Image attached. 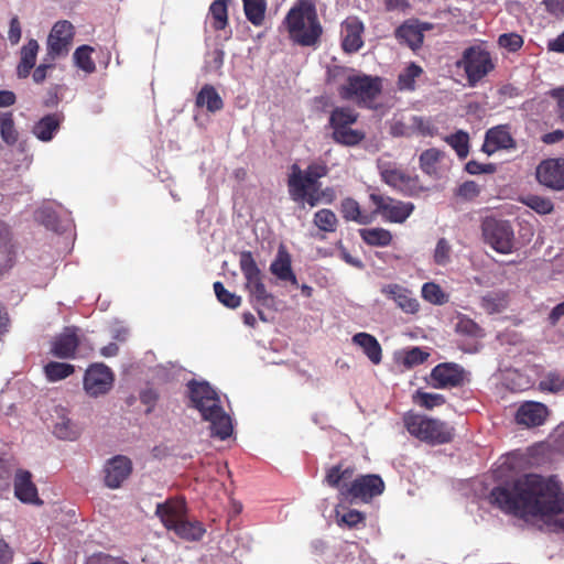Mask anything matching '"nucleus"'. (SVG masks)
Here are the masks:
<instances>
[{"instance_id": "obj_37", "label": "nucleus", "mask_w": 564, "mask_h": 564, "mask_svg": "<svg viewBox=\"0 0 564 564\" xmlns=\"http://www.w3.org/2000/svg\"><path fill=\"white\" fill-rule=\"evenodd\" d=\"M358 120V113L347 107L335 108L329 117V124L333 130L349 128Z\"/></svg>"}, {"instance_id": "obj_41", "label": "nucleus", "mask_w": 564, "mask_h": 564, "mask_svg": "<svg viewBox=\"0 0 564 564\" xmlns=\"http://www.w3.org/2000/svg\"><path fill=\"white\" fill-rule=\"evenodd\" d=\"M365 133L360 130L349 128H343L333 130V140L346 147H354L359 144L365 139Z\"/></svg>"}, {"instance_id": "obj_18", "label": "nucleus", "mask_w": 564, "mask_h": 564, "mask_svg": "<svg viewBox=\"0 0 564 564\" xmlns=\"http://www.w3.org/2000/svg\"><path fill=\"white\" fill-rule=\"evenodd\" d=\"M155 516L169 531L187 516L186 501L182 497H172L160 502L155 508Z\"/></svg>"}, {"instance_id": "obj_9", "label": "nucleus", "mask_w": 564, "mask_h": 564, "mask_svg": "<svg viewBox=\"0 0 564 564\" xmlns=\"http://www.w3.org/2000/svg\"><path fill=\"white\" fill-rule=\"evenodd\" d=\"M328 167L325 163H311L304 171L297 165L291 166L288 177V192L293 202H300L304 197L305 188L317 189L318 180L325 177Z\"/></svg>"}, {"instance_id": "obj_8", "label": "nucleus", "mask_w": 564, "mask_h": 564, "mask_svg": "<svg viewBox=\"0 0 564 564\" xmlns=\"http://www.w3.org/2000/svg\"><path fill=\"white\" fill-rule=\"evenodd\" d=\"M381 90L382 82L380 77L364 74L350 76L347 84L339 88V95L345 100L372 108Z\"/></svg>"}, {"instance_id": "obj_44", "label": "nucleus", "mask_w": 564, "mask_h": 564, "mask_svg": "<svg viewBox=\"0 0 564 564\" xmlns=\"http://www.w3.org/2000/svg\"><path fill=\"white\" fill-rule=\"evenodd\" d=\"M247 19L253 25H261L264 20L265 1L264 0H242Z\"/></svg>"}, {"instance_id": "obj_40", "label": "nucleus", "mask_w": 564, "mask_h": 564, "mask_svg": "<svg viewBox=\"0 0 564 564\" xmlns=\"http://www.w3.org/2000/svg\"><path fill=\"white\" fill-rule=\"evenodd\" d=\"M0 135L8 145L15 144L19 139V132L15 129L13 113L11 111L0 113Z\"/></svg>"}, {"instance_id": "obj_13", "label": "nucleus", "mask_w": 564, "mask_h": 564, "mask_svg": "<svg viewBox=\"0 0 564 564\" xmlns=\"http://www.w3.org/2000/svg\"><path fill=\"white\" fill-rule=\"evenodd\" d=\"M115 381L111 369L104 364L90 365L84 375V390L91 398L108 393Z\"/></svg>"}, {"instance_id": "obj_50", "label": "nucleus", "mask_w": 564, "mask_h": 564, "mask_svg": "<svg viewBox=\"0 0 564 564\" xmlns=\"http://www.w3.org/2000/svg\"><path fill=\"white\" fill-rule=\"evenodd\" d=\"M336 521L339 527L357 529L359 524L365 525L366 514L355 509H349L343 514L337 511Z\"/></svg>"}, {"instance_id": "obj_6", "label": "nucleus", "mask_w": 564, "mask_h": 564, "mask_svg": "<svg viewBox=\"0 0 564 564\" xmlns=\"http://www.w3.org/2000/svg\"><path fill=\"white\" fill-rule=\"evenodd\" d=\"M74 37V26L69 21L61 20L54 23L47 39L45 55L35 70H48L57 59L65 57Z\"/></svg>"}, {"instance_id": "obj_51", "label": "nucleus", "mask_w": 564, "mask_h": 564, "mask_svg": "<svg viewBox=\"0 0 564 564\" xmlns=\"http://www.w3.org/2000/svg\"><path fill=\"white\" fill-rule=\"evenodd\" d=\"M522 203L541 215L551 214L554 209V204L550 198L539 195H527L522 198Z\"/></svg>"}, {"instance_id": "obj_39", "label": "nucleus", "mask_w": 564, "mask_h": 564, "mask_svg": "<svg viewBox=\"0 0 564 564\" xmlns=\"http://www.w3.org/2000/svg\"><path fill=\"white\" fill-rule=\"evenodd\" d=\"M75 372V367L70 364L50 361L44 366V375L50 382H56Z\"/></svg>"}, {"instance_id": "obj_25", "label": "nucleus", "mask_w": 564, "mask_h": 564, "mask_svg": "<svg viewBox=\"0 0 564 564\" xmlns=\"http://www.w3.org/2000/svg\"><path fill=\"white\" fill-rule=\"evenodd\" d=\"M549 415L545 404L535 401L524 402L517 411V422L528 427L542 425Z\"/></svg>"}, {"instance_id": "obj_63", "label": "nucleus", "mask_w": 564, "mask_h": 564, "mask_svg": "<svg viewBox=\"0 0 564 564\" xmlns=\"http://www.w3.org/2000/svg\"><path fill=\"white\" fill-rule=\"evenodd\" d=\"M458 77L454 78L457 83H463L464 86L475 87L477 83L487 73H456Z\"/></svg>"}, {"instance_id": "obj_38", "label": "nucleus", "mask_w": 564, "mask_h": 564, "mask_svg": "<svg viewBox=\"0 0 564 564\" xmlns=\"http://www.w3.org/2000/svg\"><path fill=\"white\" fill-rule=\"evenodd\" d=\"M229 0H215L209 8L208 20L215 30H224L228 22L227 2Z\"/></svg>"}, {"instance_id": "obj_17", "label": "nucleus", "mask_w": 564, "mask_h": 564, "mask_svg": "<svg viewBox=\"0 0 564 564\" xmlns=\"http://www.w3.org/2000/svg\"><path fill=\"white\" fill-rule=\"evenodd\" d=\"M431 380L436 389L460 387L465 383V370L454 362L440 364L432 369Z\"/></svg>"}, {"instance_id": "obj_33", "label": "nucleus", "mask_w": 564, "mask_h": 564, "mask_svg": "<svg viewBox=\"0 0 564 564\" xmlns=\"http://www.w3.org/2000/svg\"><path fill=\"white\" fill-rule=\"evenodd\" d=\"M172 531L182 540L196 542L200 541L206 533V529L200 521H189L186 517L180 521Z\"/></svg>"}, {"instance_id": "obj_27", "label": "nucleus", "mask_w": 564, "mask_h": 564, "mask_svg": "<svg viewBox=\"0 0 564 564\" xmlns=\"http://www.w3.org/2000/svg\"><path fill=\"white\" fill-rule=\"evenodd\" d=\"M432 28L429 23H421L416 20L404 22L397 30V36L410 48L421 47L424 39L423 32Z\"/></svg>"}, {"instance_id": "obj_60", "label": "nucleus", "mask_w": 564, "mask_h": 564, "mask_svg": "<svg viewBox=\"0 0 564 564\" xmlns=\"http://www.w3.org/2000/svg\"><path fill=\"white\" fill-rule=\"evenodd\" d=\"M480 194V187L475 181H466L460 184L456 195L466 200H473Z\"/></svg>"}, {"instance_id": "obj_35", "label": "nucleus", "mask_w": 564, "mask_h": 564, "mask_svg": "<svg viewBox=\"0 0 564 564\" xmlns=\"http://www.w3.org/2000/svg\"><path fill=\"white\" fill-rule=\"evenodd\" d=\"M359 235L362 241L371 247H387L393 238L390 230L381 227L359 229Z\"/></svg>"}, {"instance_id": "obj_52", "label": "nucleus", "mask_w": 564, "mask_h": 564, "mask_svg": "<svg viewBox=\"0 0 564 564\" xmlns=\"http://www.w3.org/2000/svg\"><path fill=\"white\" fill-rule=\"evenodd\" d=\"M422 296L432 304L442 305L447 301L442 288L434 282H426L422 286Z\"/></svg>"}, {"instance_id": "obj_53", "label": "nucleus", "mask_w": 564, "mask_h": 564, "mask_svg": "<svg viewBox=\"0 0 564 564\" xmlns=\"http://www.w3.org/2000/svg\"><path fill=\"white\" fill-rule=\"evenodd\" d=\"M12 232L10 226L0 219V265L9 260Z\"/></svg>"}, {"instance_id": "obj_29", "label": "nucleus", "mask_w": 564, "mask_h": 564, "mask_svg": "<svg viewBox=\"0 0 564 564\" xmlns=\"http://www.w3.org/2000/svg\"><path fill=\"white\" fill-rule=\"evenodd\" d=\"M339 212L346 221H354L359 225H368L373 221V212H362L359 203L351 197H346L340 202Z\"/></svg>"}, {"instance_id": "obj_54", "label": "nucleus", "mask_w": 564, "mask_h": 564, "mask_svg": "<svg viewBox=\"0 0 564 564\" xmlns=\"http://www.w3.org/2000/svg\"><path fill=\"white\" fill-rule=\"evenodd\" d=\"M452 247L445 238L438 239L434 250V262L437 265H446L451 261Z\"/></svg>"}, {"instance_id": "obj_26", "label": "nucleus", "mask_w": 564, "mask_h": 564, "mask_svg": "<svg viewBox=\"0 0 564 564\" xmlns=\"http://www.w3.org/2000/svg\"><path fill=\"white\" fill-rule=\"evenodd\" d=\"M513 148H516V141L507 126L494 127L486 132L482 150L487 154H492L500 149Z\"/></svg>"}, {"instance_id": "obj_19", "label": "nucleus", "mask_w": 564, "mask_h": 564, "mask_svg": "<svg viewBox=\"0 0 564 564\" xmlns=\"http://www.w3.org/2000/svg\"><path fill=\"white\" fill-rule=\"evenodd\" d=\"M104 473L105 485L110 489H117L131 475L132 462L127 456L117 455L107 460Z\"/></svg>"}, {"instance_id": "obj_7", "label": "nucleus", "mask_w": 564, "mask_h": 564, "mask_svg": "<svg viewBox=\"0 0 564 564\" xmlns=\"http://www.w3.org/2000/svg\"><path fill=\"white\" fill-rule=\"evenodd\" d=\"M377 167L382 182L405 196H419L425 189L419 175L409 173L395 162L380 158Z\"/></svg>"}, {"instance_id": "obj_48", "label": "nucleus", "mask_w": 564, "mask_h": 564, "mask_svg": "<svg viewBox=\"0 0 564 564\" xmlns=\"http://www.w3.org/2000/svg\"><path fill=\"white\" fill-rule=\"evenodd\" d=\"M217 300L228 308H237L241 304V296L228 291L220 281L213 285Z\"/></svg>"}, {"instance_id": "obj_1", "label": "nucleus", "mask_w": 564, "mask_h": 564, "mask_svg": "<svg viewBox=\"0 0 564 564\" xmlns=\"http://www.w3.org/2000/svg\"><path fill=\"white\" fill-rule=\"evenodd\" d=\"M561 488L551 478L527 474L512 482L495 487L490 501L506 513L520 518L544 517L564 511Z\"/></svg>"}, {"instance_id": "obj_32", "label": "nucleus", "mask_w": 564, "mask_h": 564, "mask_svg": "<svg viewBox=\"0 0 564 564\" xmlns=\"http://www.w3.org/2000/svg\"><path fill=\"white\" fill-rule=\"evenodd\" d=\"M61 122L62 117L59 115H46L34 124L32 132L39 140L48 142L59 129Z\"/></svg>"}, {"instance_id": "obj_28", "label": "nucleus", "mask_w": 564, "mask_h": 564, "mask_svg": "<svg viewBox=\"0 0 564 564\" xmlns=\"http://www.w3.org/2000/svg\"><path fill=\"white\" fill-rule=\"evenodd\" d=\"M270 271L281 281H288L297 285V279L292 270V260L290 253L284 247H280L274 260L270 264Z\"/></svg>"}, {"instance_id": "obj_20", "label": "nucleus", "mask_w": 564, "mask_h": 564, "mask_svg": "<svg viewBox=\"0 0 564 564\" xmlns=\"http://www.w3.org/2000/svg\"><path fill=\"white\" fill-rule=\"evenodd\" d=\"M355 473L356 468L354 466L339 462L325 469L324 484L330 488L337 489L338 496L340 500H343L344 488L349 487L350 481L355 479Z\"/></svg>"}, {"instance_id": "obj_64", "label": "nucleus", "mask_w": 564, "mask_h": 564, "mask_svg": "<svg viewBox=\"0 0 564 564\" xmlns=\"http://www.w3.org/2000/svg\"><path fill=\"white\" fill-rule=\"evenodd\" d=\"M551 96L557 99V115L564 122V88H555L551 90Z\"/></svg>"}, {"instance_id": "obj_30", "label": "nucleus", "mask_w": 564, "mask_h": 564, "mask_svg": "<svg viewBox=\"0 0 564 564\" xmlns=\"http://www.w3.org/2000/svg\"><path fill=\"white\" fill-rule=\"evenodd\" d=\"M352 343L359 346L369 360L378 365L382 359V348L377 338L368 333H357L352 336Z\"/></svg>"}, {"instance_id": "obj_42", "label": "nucleus", "mask_w": 564, "mask_h": 564, "mask_svg": "<svg viewBox=\"0 0 564 564\" xmlns=\"http://www.w3.org/2000/svg\"><path fill=\"white\" fill-rule=\"evenodd\" d=\"M455 330L457 334L475 339L484 338L486 335L485 330L474 319L466 315L458 316Z\"/></svg>"}, {"instance_id": "obj_61", "label": "nucleus", "mask_w": 564, "mask_h": 564, "mask_svg": "<svg viewBox=\"0 0 564 564\" xmlns=\"http://www.w3.org/2000/svg\"><path fill=\"white\" fill-rule=\"evenodd\" d=\"M159 400V393L153 388H147L140 392V401L147 406L145 413L150 414Z\"/></svg>"}, {"instance_id": "obj_24", "label": "nucleus", "mask_w": 564, "mask_h": 564, "mask_svg": "<svg viewBox=\"0 0 564 564\" xmlns=\"http://www.w3.org/2000/svg\"><path fill=\"white\" fill-rule=\"evenodd\" d=\"M456 65L464 66L465 70H492L495 67L489 52L481 46L467 48Z\"/></svg>"}, {"instance_id": "obj_43", "label": "nucleus", "mask_w": 564, "mask_h": 564, "mask_svg": "<svg viewBox=\"0 0 564 564\" xmlns=\"http://www.w3.org/2000/svg\"><path fill=\"white\" fill-rule=\"evenodd\" d=\"M314 225L324 232H334L338 226L336 214L328 208H323L314 214Z\"/></svg>"}, {"instance_id": "obj_31", "label": "nucleus", "mask_w": 564, "mask_h": 564, "mask_svg": "<svg viewBox=\"0 0 564 564\" xmlns=\"http://www.w3.org/2000/svg\"><path fill=\"white\" fill-rule=\"evenodd\" d=\"M445 158V152L431 148L424 150L419 158L420 169L426 175L438 178L440 177V166L442 161Z\"/></svg>"}, {"instance_id": "obj_46", "label": "nucleus", "mask_w": 564, "mask_h": 564, "mask_svg": "<svg viewBox=\"0 0 564 564\" xmlns=\"http://www.w3.org/2000/svg\"><path fill=\"white\" fill-rule=\"evenodd\" d=\"M445 142L457 153L458 158L465 159L469 153V135L463 130L445 137Z\"/></svg>"}, {"instance_id": "obj_23", "label": "nucleus", "mask_w": 564, "mask_h": 564, "mask_svg": "<svg viewBox=\"0 0 564 564\" xmlns=\"http://www.w3.org/2000/svg\"><path fill=\"white\" fill-rule=\"evenodd\" d=\"M381 293L395 302L398 307L408 314H415L419 311L420 304L412 292L397 283L386 284L381 288Z\"/></svg>"}, {"instance_id": "obj_55", "label": "nucleus", "mask_w": 564, "mask_h": 564, "mask_svg": "<svg viewBox=\"0 0 564 564\" xmlns=\"http://www.w3.org/2000/svg\"><path fill=\"white\" fill-rule=\"evenodd\" d=\"M480 306L488 314L499 313L505 307L502 297L496 293L484 295L480 300Z\"/></svg>"}, {"instance_id": "obj_14", "label": "nucleus", "mask_w": 564, "mask_h": 564, "mask_svg": "<svg viewBox=\"0 0 564 564\" xmlns=\"http://www.w3.org/2000/svg\"><path fill=\"white\" fill-rule=\"evenodd\" d=\"M110 52L102 47L80 45L73 53V61L80 70L105 69L110 64Z\"/></svg>"}, {"instance_id": "obj_5", "label": "nucleus", "mask_w": 564, "mask_h": 564, "mask_svg": "<svg viewBox=\"0 0 564 564\" xmlns=\"http://www.w3.org/2000/svg\"><path fill=\"white\" fill-rule=\"evenodd\" d=\"M239 267L245 276V289L249 293V301L256 308L259 317L267 321L260 307L271 308L275 304L274 295L268 292L263 283V274L259 269L251 251L239 253Z\"/></svg>"}, {"instance_id": "obj_12", "label": "nucleus", "mask_w": 564, "mask_h": 564, "mask_svg": "<svg viewBox=\"0 0 564 564\" xmlns=\"http://www.w3.org/2000/svg\"><path fill=\"white\" fill-rule=\"evenodd\" d=\"M376 206L373 210V219L376 215H381L389 223H404L414 210V205L410 202L397 200L389 196L371 193L369 196Z\"/></svg>"}, {"instance_id": "obj_36", "label": "nucleus", "mask_w": 564, "mask_h": 564, "mask_svg": "<svg viewBox=\"0 0 564 564\" xmlns=\"http://www.w3.org/2000/svg\"><path fill=\"white\" fill-rule=\"evenodd\" d=\"M40 44L35 39H29L20 48L18 70H32L36 64Z\"/></svg>"}, {"instance_id": "obj_49", "label": "nucleus", "mask_w": 564, "mask_h": 564, "mask_svg": "<svg viewBox=\"0 0 564 564\" xmlns=\"http://www.w3.org/2000/svg\"><path fill=\"white\" fill-rule=\"evenodd\" d=\"M413 401L415 404L426 410H432L436 406L445 404L446 399L443 394L440 393H430L417 390L413 395Z\"/></svg>"}, {"instance_id": "obj_2", "label": "nucleus", "mask_w": 564, "mask_h": 564, "mask_svg": "<svg viewBox=\"0 0 564 564\" xmlns=\"http://www.w3.org/2000/svg\"><path fill=\"white\" fill-rule=\"evenodd\" d=\"M187 395L189 405L198 410L204 421L210 422L212 435L220 440H226L231 435V419L224 411L219 395L208 382L188 381Z\"/></svg>"}, {"instance_id": "obj_45", "label": "nucleus", "mask_w": 564, "mask_h": 564, "mask_svg": "<svg viewBox=\"0 0 564 564\" xmlns=\"http://www.w3.org/2000/svg\"><path fill=\"white\" fill-rule=\"evenodd\" d=\"M542 392L557 393L564 389V375L558 371H549L539 381Z\"/></svg>"}, {"instance_id": "obj_16", "label": "nucleus", "mask_w": 564, "mask_h": 564, "mask_svg": "<svg viewBox=\"0 0 564 564\" xmlns=\"http://www.w3.org/2000/svg\"><path fill=\"white\" fill-rule=\"evenodd\" d=\"M79 346L78 328L69 326L52 339L50 352L58 359H75Z\"/></svg>"}, {"instance_id": "obj_4", "label": "nucleus", "mask_w": 564, "mask_h": 564, "mask_svg": "<svg viewBox=\"0 0 564 564\" xmlns=\"http://www.w3.org/2000/svg\"><path fill=\"white\" fill-rule=\"evenodd\" d=\"M403 424L411 436L431 446L451 443L455 436V429L447 422L414 412L403 415Z\"/></svg>"}, {"instance_id": "obj_56", "label": "nucleus", "mask_w": 564, "mask_h": 564, "mask_svg": "<svg viewBox=\"0 0 564 564\" xmlns=\"http://www.w3.org/2000/svg\"><path fill=\"white\" fill-rule=\"evenodd\" d=\"M54 434L62 440H75L78 436V432L76 426L70 422V420H62V422L56 423L54 427Z\"/></svg>"}, {"instance_id": "obj_21", "label": "nucleus", "mask_w": 564, "mask_h": 564, "mask_svg": "<svg viewBox=\"0 0 564 564\" xmlns=\"http://www.w3.org/2000/svg\"><path fill=\"white\" fill-rule=\"evenodd\" d=\"M14 495L23 503L42 505L39 498L37 488L32 481V474L28 470L19 469L14 475Z\"/></svg>"}, {"instance_id": "obj_57", "label": "nucleus", "mask_w": 564, "mask_h": 564, "mask_svg": "<svg viewBox=\"0 0 564 564\" xmlns=\"http://www.w3.org/2000/svg\"><path fill=\"white\" fill-rule=\"evenodd\" d=\"M539 4L551 18L562 19L564 17V0H539Z\"/></svg>"}, {"instance_id": "obj_62", "label": "nucleus", "mask_w": 564, "mask_h": 564, "mask_svg": "<svg viewBox=\"0 0 564 564\" xmlns=\"http://www.w3.org/2000/svg\"><path fill=\"white\" fill-rule=\"evenodd\" d=\"M22 36V28L17 15L12 17L9 23L8 40L12 45H17Z\"/></svg>"}, {"instance_id": "obj_47", "label": "nucleus", "mask_w": 564, "mask_h": 564, "mask_svg": "<svg viewBox=\"0 0 564 564\" xmlns=\"http://www.w3.org/2000/svg\"><path fill=\"white\" fill-rule=\"evenodd\" d=\"M430 354L424 351L420 347H412L410 349L403 350L400 354V361L405 368L411 369L413 367L424 364L427 360Z\"/></svg>"}, {"instance_id": "obj_10", "label": "nucleus", "mask_w": 564, "mask_h": 564, "mask_svg": "<svg viewBox=\"0 0 564 564\" xmlns=\"http://www.w3.org/2000/svg\"><path fill=\"white\" fill-rule=\"evenodd\" d=\"M384 488V481L379 475H360L350 481L349 487L344 488L343 501L369 503L375 497L380 496Z\"/></svg>"}, {"instance_id": "obj_59", "label": "nucleus", "mask_w": 564, "mask_h": 564, "mask_svg": "<svg viewBox=\"0 0 564 564\" xmlns=\"http://www.w3.org/2000/svg\"><path fill=\"white\" fill-rule=\"evenodd\" d=\"M413 128L423 137H434L437 133V128L431 120L422 117H413Z\"/></svg>"}, {"instance_id": "obj_34", "label": "nucleus", "mask_w": 564, "mask_h": 564, "mask_svg": "<svg viewBox=\"0 0 564 564\" xmlns=\"http://www.w3.org/2000/svg\"><path fill=\"white\" fill-rule=\"evenodd\" d=\"M196 106L205 107L209 112H217L224 108V101L212 85H204L196 96Z\"/></svg>"}, {"instance_id": "obj_3", "label": "nucleus", "mask_w": 564, "mask_h": 564, "mask_svg": "<svg viewBox=\"0 0 564 564\" xmlns=\"http://www.w3.org/2000/svg\"><path fill=\"white\" fill-rule=\"evenodd\" d=\"M284 24L290 39L303 46L314 45L323 32L316 8L311 0H297L288 12Z\"/></svg>"}, {"instance_id": "obj_58", "label": "nucleus", "mask_w": 564, "mask_h": 564, "mask_svg": "<svg viewBox=\"0 0 564 564\" xmlns=\"http://www.w3.org/2000/svg\"><path fill=\"white\" fill-rule=\"evenodd\" d=\"M498 43L501 47L514 52L522 46L523 39L518 33H505L499 36Z\"/></svg>"}, {"instance_id": "obj_22", "label": "nucleus", "mask_w": 564, "mask_h": 564, "mask_svg": "<svg viewBox=\"0 0 564 564\" xmlns=\"http://www.w3.org/2000/svg\"><path fill=\"white\" fill-rule=\"evenodd\" d=\"M364 24L356 17H348L341 23V45L345 52H357L364 44Z\"/></svg>"}, {"instance_id": "obj_11", "label": "nucleus", "mask_w": 564, "mask_h": 564, "mask_svg": "<svg viewBox=\"0 0 564 564\" xmlns=\"http://www.w3.org/2000/svg\"><path fill=\"white\" fill-rule=\"evenodd\" d=\"M482 237L494 250L508 254L513 251L514 234L508 220L487 217L481 224Z\"/></svg>"}, {"instance_id": "obj_15", "label": "nucleus", "mask_w": 564, "mask_h": 564, "mask_svg": "<svg viewBox=\"0 0 564 564\" xmlns=\"http://www.w3.org/2000/svg\"><path fill=\"white\" fill-rule=\"evenodd\" d=\"M538 182L553 191H564V159H545L536 166Z\"/></svg>"}]
</instances>
